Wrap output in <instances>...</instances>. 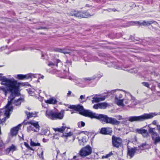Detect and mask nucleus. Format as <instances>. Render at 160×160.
I'll use <instances>...</instances> for the list:
<instances>
[{"label": "nucleus", "instance_id": "53", "mask_svg": "<svg viewBox=\"0 0 160 160\" xmlns=\"http://www.w3.org/2000/svg\"><path fill=\"white\" fill-rule=\"evenodd\" d=\"M69 79H70V80H71L72 79V78H71L70 77L69 78Z\"/></svg>", "mask_w": 160, "mask_h": 160}, {"label": "nucleus", "instance_id": "35", "mask_svg": "<svg viewBox=\"0 0 160 160\" xmlns=\"http://www.w3.org/2000/svg\"><path fill=\"white\" fill-rule=\"evenodd\" d=\"M142 84L143 86H144L147 88H149V84L148 82H143L142 83Z\"/></svg>", "mask_w": 160, "mask_h": 160}, {"label": "nucleus", "instance_id": "56", "mask_svg": "<svg viewBox=\"0 0 160 160\" xmlns=\"http://www.w3.org/2000/svg\"><path fill=\"white\" fill-rule=\"evenodd\" d=\"M41 90H39V92H38V93H40L41 92Z\"/></svg>", "mask_w": 160, "mask_h": 160}, {"label": "nucleus", "instance_id": "14", "mask_svg": "<svg viewBox=\"0 0 160 160\" xmlns=\"http://www.w3.org/2000/svg\"><path fill=\"white\" fill-rule=\"evenodd\" d=\"M31 77L32 75L31 74L25 75L22 74H18L17 75V78L19 80H23L31 78Z\"/></svg>", "mask_w": 160, "mask_h": 160}, {"label": "nucleus", "instance_id": "37", "mask_svg": "<svg viewBox=\"0 0 160 160\" xmlns=\"http://www.w3.org/2000/svg\"><path fill=\"white\" fill-rule=\"evenodd\" d=\"M24 144L25 146L27 148H28L29 149H31V150H33L32 148H31L30 147V146H29V144L28 143H27V142H25Z\"/></svg>", "mask_w": 160, "mask_h": 160}, {"label": "nucleus", "instance_id": "36", "mask_svg": "<svg viewBox=\"0 0 160 160\" xmlns=\"http://www.w3.org/2000/svg\"><path fill=\"white\" fill-rule=\"evenodd\" d=\"M117 98L118 99H122V93H119V95L118 96H115V98Z\"/></svg>", "mask_w": 160, "mask_h": 160}, {"label": "nucleus", "instance_id": "23", "mask_svg": "<svg viewBox=\"0 0 160 160\" xmlns=\"http://www.w3.org/2000/svg\"><path fill=\"white\" fill-rule=\"evenodd\" d=\"M72 135V133L71 132H69L68 133H65L63 134L62 137H64L66 138L65 141L66 142L68 138L69 137H70Z\"/></svg>", "mask_w": 160, "mask_h": 160}, {"label": "nucleus", "instance_id": "38", "mask_svg": "<svg viewBox=\"0 0 160 160\" xmlns=\"http://www.w3.org/2000/svg\"><path fill=\"white\" fill-rule=\"evenodd\" d=\"M85 95H82L80 96L79 99L80 100H82L83 99H85Z\"/></svg>", "mask_w": 160, "mask_h": 160}, {"label": "nucleus", "instance_id": "10", "mask_svg": "<svg viewBox=\"0 0 160 160\" xmlns=\"http://www.w3.org/2000/svg\"><path fill=\"white\" fill-rule=\"evenodd\" d=\"M154 128H150L149 129V131L150 133L152 134V139L154 144H156L160 142V137H157L158 135L156 133L154 132Z\"/></svg>", "mask_w": 160, "mask_h": 160}, {"label": "nucleus", "instance_id": "26", "mask_svg": "<svg viewBox=\"0 0 160 160\" xmlns=\"http://www.w3.org/2000/svg\"><path fill=\"white\" fill-rule=\"evenodd\" d=\"M99 108L101 109H105L108 106V104L106 102L99 103Z\"/></svg>", "mask_w": 160, "mask_h": 160}, {"label": "nucleus", "instance_id": "42", "mask_svg": "<svg viewBox=\"0 0 160 160\" xmlns=\"http://www.w3.org/2000/svg\"><path fill=\"white\" fill-rule=\"evenodd\" d=\"M157 127L158 128V130L160 131V125H158L157 126Z\"/></svg>", "mask_w": 160, "mask_h": 160}, {"label": "nucleus", "instance_id": "7", "mask_svg": "<svg viewBox=\"0 0 160 160\" xmlns=\"http://www.w3.org/2000/svg\"><path fill=\"white\" fill-rule=\"evenodd\" d=\"M92 152V148L89 145L83 148L79 151L80 155L82 157H85L91 154Z\"/></svg>", "mask_w": 160, "mask_h": 160}, {"label": "nucleus", "instance_id": "13", "mask_svg": "<svg viewBox=\"0 0 160 160\" xmlns=\"http://www.w3.org/2000/svg\"><path fill=\"white\" fill-rule=\"evenodd\" d=\"M100 132L103 134H109L112 133V129L109 127L103 128H101Z\"/></svg>", "mask_w": 160, "mask_h": 160}, {"label": "nucleus", "instance_id": "5", "mask_svg": "<svg viewBox=\"0 0 160 160\" xmlns=\"http://www.w3.org/2000/svg\"><path fill=\"white\" fill-rule=\"evenodd\" d=\"M156 115L154 113H145L139 116H131L128 118L129 121L131 122H141L146 119H151Z\"/></svg>", "mask_w": 160, "mask_h": 160}, {"label": "nucleus", "instance_id": "11", "mask_svg": "<svg viewBox=\"0 0 160 160\" xmlns=\"http://www.w3.org/2000/svg\"><path fill=\"white\" fill-rule=\"evenodd\" d=\"M107 95L101 96V94H95L92 98V103L95 102H99L104 101L105 100Z\"/></svg>", "mask_w": 160, "mask_h": 160}, {"label": "nucleus", "instance_id": "16", "mask_svg": "<svg viewBox=\"0 0 160 160\" xmlns=\"http://www.w3.org/2000/svg\"><path fill=\"white\" fill-rule=\"evenodd\" d=\"M93 78H83L82 79L77 78L75 80V82L78 84H81L84 81L87 80L90 81L93 79Z\"/></svg>", "mask_w": 160, "mask_h": 160}, {"label": "nucleus", "instance_id": "48", "mask_svg": "<svg viewBox=\"0 0 160 160\" xmlns=\"http://www.w3.org/2000/svg\"><path fill=\"white\" fill-rule=\"evenodd\" d=\"M81 140L83 142H84V139L83 138Z\"/></svg>", "mask_w": 160, "mask_h": 160}, {"label": "nucleus", "instance_id": "2", "mask_svg": "<svg viewBox=\"0 0 160 160\" xmlns=\"http://www.w3.org/2000/svg\"><path fill=\"white\" fill-rule=\"evenodd\" d=\"M69 108L79 112L80 114L85 117L97 119L107 123L116 125H118L120 123V122L115 118L109 117L106 115L98 114L89 110H85L82 106L79 104L71 105Z\"/></svg>", "mask_w": 160, "mask_h": 160}, {"label": "nucleus", "instance_id": "31", "mask_svg": "<svg viewBox=\"0 0 160 160\" xmlns=\"http://www.w3.org/2000/svg\"><path fill=\"white\" fill-rule=\"evenodd\" d=\"M40 152V153H38V155L41 159L43 160L44 158L43 156V152L42 150Z\"/></svg>", "mask_w": 160, "mask_h": 160}, {"label": "nucleus", "instance_id": "12", "mask_svg": "<svg viewBox=\"0 0 160 160\" xmlns=\"http://www.w3.org/2000/svg\"><path fill=\"white\" fill-rule=\"evenodd\" d=\"M58 65L60 66L62 65V62L60 60L58 59H56L54 60L53 62H49L48 64V65L49 66L53 67L55 66H58Z\"/></svg>", "mask_w": 160, "mask_h": 160}, {"label": "nucleus", "instance_id": "20", "mask_svg": "<svg viewBox=\"0 0 160 160\" xmlns=\"http://www.w3.org/2000/svg\"><path fill=\"white\" fill-rule=\"evenodd\" d=\"M45 102L48 104H56L57 101L55 98H50L49 99L46 100H45Z\"/></svg>", "mask_w": 160, "mask_h": 160}, {"label": "nucleus", "instance_id": "9", "mask_svg": "<svg viewBox=\"0 0 160 160\" xmlns=\"http://www.w3.org/2000/svg\"><path fill=\"white\" fill-rule=\"evenodd\" d=\"M122 140L121 138L114 136L112 137V142L113 147L117 148L121 146Z\"/></svg>", "mask_w": 160, "mask_h": 160}, {"label": "nucleus", "instance_id": "44", "mask_svg": "<svg viewBox=\"0 0 160 160\" xmlns=\"http://www.w3.org/2000/svg\"><path fill=\"white\" fill-rule=\"evenodd\" d=\"M153 123L154 124L156 125L157 124V121H155V120L154 121H153Z\"/></svg>", "mask_w": 160, "mask_h": 160}, {"label": "nucleus", "instance_id": "54", "mask_svg": "<svg viewBox=\"0 0 160 160\" xmlns=\"http://www.w3.org/2000/svg\"><path fill=\"white\" fill-rule=\"evenodd\" d=\"M86 100H85V101H82V102H86Z\"/></svg>", "mask_w": 160, "mask_h": 160}, {"label": "nucleus", "instance_id": "6", "mask_svg": "<svg viewBox=\"0 0 160 160\" xmlns=\"http://www.w3.org/2000/svg\"><path fill=\"white\" fill-rule=\"evenodd\" d=\"M24 125H29L27 127V130L29 132L31 131L38 132L40 130V126L39 125L38 122L35 121H31L27 122L24 123Z\"/></svg>", "mask_w": 160, "mask_h": 160}, {"label": "nucleus", "instance_id": "47", "mask_svg": "<svg viewBox=\"0 0 160 160\" xmlns=\"http://www.w3.org/2000/svg\"><path fill=\"white\" fill-rule=\"evenodd\" d=\"M92 96H89V97H87V99H89V98L90 97H92Z\"/></svg>", "mask_w": 160, "mask_h": 160}, {"label": "nucleus", "instance_id": "19", "mask_svg": "<svg viewBox=\"0 0 160 160\" xmlns=\"http://www.w3.org/2000/svg\"><path fill=\"white\" fill-rule=\"evenodd\" d=\"M121 64L118 63L117 64H113L112 62L108 63V66L109 67H113L116 69H121L122 68V67L121 65Z\"/></svg>", "mask_w": 160, "mask_h": 160}, {"label": "nucleus", "instance_id": "51", "mask_svg": "<svg viewBox=\"0 0 160 160\" xmlns=\"http://www.w3.org/2000/svg\"><path fill=\"white\" fill-rule=\"evenodd\" d=\"M112 11H115V9H112Z\"/></svg>", "mask_w": 160, "mask_h": 160}, {"label": "nucleus", "instance_id": "33", "mask_svg": "<svg viewBox=\"0 0 160 160\" xmlns=\"http://www.w3.org/2000/svg\"><path fill=\"white\" fill-rule=\"evenodd\" d=\"M144 138L147 137L148 136V133L147 130H146V132H145L144 133L142 134Z\"/></svg>", "mask_w": 160, "mask_h": 160}, {"label": "nucleus", "instance_id": "46", "mask_svg": "<svg viewBox=\"0 0 160 160\" xmlns=\"http://www.w3.org/2000/svg\"><path fill=\"white\" fill-rule=\"evenodd\" d=\"M76 158H77V156H74V157H73V159H76Z\"/></svg>", "mask_w": 160, "mask_h": 160}, {"label": "nucleus", "instance_id": "24", "mask_svg": "<svg viewBox=\"0 0 160 160\" xmlns=\"http://www.w3.org/2000/svg\"><path fill=\"white\" fill-rule=\"evenodd\" d=\"M57 51L60 52L64 54H69L70 55H74V54H72V53L70 52H68L65 51L64 49H58Z\"/></svg>", "mask_w": 160, "mask_h": 160}, {"label": "nucleus", "instance_id": "1", "mask_svg": "<svg viewBox=\"0 0 160 160\" xmlns=\"http://www.w3.org/2000/svg\"><path fill=\"white\" fill-rule=\"evenodd\" d=\"M0 74V81L2 82L1 84L4 86L0 87V91L2 92L6 96L8 92H11L8 97V103L4 108L0 110V124L4 122L7 118L9 117L10 112L12 110V103L16 106L20 105L23 101V99L19 98L14 100L16 97L20 95L19 88L21 83L18 82L13 78H8L5 76H2ZM1 133L0 127V134Z\"/></svg>", "mask_w": 160, "mask_h": 160}, {"label": "nucleus", "instance_id": "49", "mask_svg": "<svg viewBox=\"0 0 160 160\" xmlns=\"http://www.w3.org/2000/svg\"><path fill=\"white\" fill-rule=\"evenodd\" d=\"M158 86L160 88V83H159L158 84Z\"/></svg>", "mask_w": 160, "mask_h": 160}, {"label": "nucleus", "instance_id": "30", "mask_svg": "<svg viewBox=\"0 0 160 160\" xmlns=\"http://www.w3.org/2000/svg\"><path fill=\"white\" fill-rule=\"evenodd\" d=\"M31 141L30 142L31 145L33 146H40V144L39 143H35L32 141V139H31Z\"/></svg>", "mask_w": 160, "mask_h": 160}, {"label": "nucleus", "instance_id": "57", "mask_svg": "<svg viewBox=\"0 0 160 160\" xmlns=\"http://www.w3.org/2000/svg\"><path fill=\"white\" fill-rule=\"evenodd\" d=\"M62 77L63 78H65V76H63Z\"/></svg>", "mask_w": 160, "mask_h": 160}, {"label": "nucleus", "instance_id": "41", "mask_svg": "<svg viewBox=\"0 0 160 160\" xmlns=\"http://www.w3.org/2000/svg\"><path fill=\"white\" fill-rule=\"evenodd\" d=\"M4 49H5L4 47H1V48H0V52L2 51Z\"/></svg>", "mask_w": 160, "mask_h": 160}, {"label": "nucleus", "instance_id": "27", "mask_svg": "<svg viewBox=\"0 0 160 160\" xmlns=\"http://www.w3.org/2000/svg\"><path fill=\"white\" fill-rule=\"evenodd\" d=\"M155 22L153 21H143L141 23V25H149L152 23H153Z\"/></svg>", "mask_w": 160, "mask_h": 160}, {"label": "nucleus", "instance_id": "52", "mask_svg": "<svg viewBox=\"0 0 160 160\" xmlns=\"http://www.w3.org/2000/svg\"><path fill=\"white\" fill-rule=\"evenodd\" d=\"M43 77H44V76H42L41 77V78H42V79H43Z\"/></svg>", "mask_w": 160, "mask_h": 160}, {"label": "nucleus", "instance_id": "4", "mask_svg": "<svg viewBox=\"0 0 160 160\" xmlns=\"http://www.w3.org/2000/svg\"><path fill=\"white\" fill-rule=\"evenodd\" d=\"M46 115L48 118L52 120L62 119L64 117V111L58 112L47 110L46 112Z\"/></svg>", "mask_w": 160, "mask_h": 160}, {"label": "nucleus", "instance_id": "43", "mask_svg": "<svg viewBox=\"0 0 160 160\" xmlns=\"http://www.w3.org/2000/svg\"><path fill=\"white\" fill-rule=\"evenodd\" d=\"M71 92L70 91H68V92L67 94L68 96L69 95H70L71 94Z\"/></svg>", "mask_w": 160, "mask_h": 160}, {"label": "nucleus", "instance_id": "45", "mask_svg": "<svg viewBox=\"0 0 160 160\" xmlns=\"http://www.w3.org/2000/svg\"><path fill=\"white\" fill-rule=\"evenodd\" d=\"M75 139V137L74 136H73L72 138V141H73Z\"/></svg>", "mask_w": 160, "mask_h": 160}, {"label": "nucleus", "instance_id": "17", "mask_svg": "<svg viewBox=\"0 0 160 160\" xmlns=\"http://www.w3.org/2000/svg\"><path fill=\"white\" fill-rule=\"evenodd\" d=\"M137 149L136 148H128V155L132 158L136 152Z\"/></svg>", "mask_w": 160, "mask_h": 160}, {"label": "nucleus", "instance_id": "8", "mask_svg": "<svg viewBox=\"0 0 160 160\" xmlns=\"http://www.w3.org/2000/svg\"><path fill=\"white\" fill-rule=\"evenodd\" d=\"M69 14L70 16H74L80 18H87L90 16V15L87 12H77L75 11H72Z\"/></svg>", "mask_w": 160, "mask_h": 160}, {"label": "nucleus", "instance_id": "40", "mask_svg": "<svg viewBox=\"0 0 160 160\" xmlns=\"http://www.w3.org/2000/svg\"><path fill=\"white\" fill-rule=\"evenodd\" d=\"M3 145L2 141V140H0V147H1Z\"/></svg>", "mask_w": 160, "mask_h": 160}, {"label": "nucleus", "instance_id": "29", "mask_svg": "<svg viewBox=\"0 0 160 160\" xmlns=\"http://www.w3.org/2000/svg\"><path fill=\"white\" fill-rule=\"evenodd\" d=\"M113 154L112 152H110L108 154H107L103 156L102 157V158H108L112 156Z\"/></svg>", "mask_w": 160, "mask_h": 160}, {"label": "nucleus", "instance_id": "34", "mask_svg": "<svg viewBox=\"0 0 160 160\" xmlns=\"http://www.w3.org/2000/svg\"><path fill=\"white\" fill-rule=\"evenodd\" d=\"M93 108L96 109H98V108H99V103L95 104L93 106Z\"/></svg>", "mask_w": 160, "mask_h": 160}, {"label": "nucleus", "instance_id": "55", "mask_svg": "<svg viewBox=\"0 0 160 160\" xmlns=\"http://www.w3.org/2000/svg\"><path fill=\"white\" fill-rule=\"evenodd\" d=\"M74 113V112H73V111H72V112H71V113H72H72Z\"/></svg>", "mask_w": 160, "mask_h": 160}, {"label": "nucleus", "instance_id": "39", "mask_svg": "<svg viewBox=\"0 0 160 160\" xmlns=\"http://www.w3.org/2000/svg\"><path fill=\"white\" fill-rule=\"evenodd\" d=\"M116 117L119 120L123 119L122 117L120 115H118L116 116Z\"/></svg>", "mask_w": 160, "mask_h": 160}, {"label": "nucleus", "instance_id": "3", "mask_svg": "<svg viewBox=\"0 0 160 160\" xmlns=\"http://www.w3.org/2000/svg\"><path fill=\"white\" fill-rule=\"evenodd\" d=\"M123 91L126 93L125 98L122 99H118L117 98H115L116 104L119 106L123 107L124 106L123 103L124 101L126 104H130L132 105H136V102L135 98L132 97L129 93L125 91Z\"/></svg>", "mask_w": 160, "mask_h": 160}, {"label": "nucleus", "instance_id": "18", "mask_svg": "<svg viewBox=\"0 0 160 160\" xmlns=\"http://www.w3.org/2000/svg\"><path fill=\"white\" fill-rule=\"evenodd\" d=\"M52 129L55 132L63 133L66 129H68V128L65 126H62L60 128H53Z\"/></svg>", "mask_w": 160, "mask_h": 160}, {"label": "nucleus", "instance_id": "21", "mask_svg": "<svg viewBox=\"0 0 160 160\" xmlns=\"http://www.w3.org/2000/svg\"><path fill=\"white\" fill-rule=\"evenodd\" d=\"M17 148L15 146L12 144L9 148H7L6 150V152L8 153H9L10 152H13L16 150Z\"/></svg>", "mask_w": 160, "mask_h": 160}, {"label": "nucleus", "instance_id": "15", "mask_svg": "<svg viewBox=\"0 0 160 160\" xmlns=\"http://www.w3.org/2000/svg\"><path fill=\"white\" fill-rule=\"evenodd\" d=\"M21 126V124H19L18 126L13 128L11 130V133L12 136H15L17 134Z\"/></svg>", "mask_w": 160, "mask_h": 160}, {"label": "nucleus", "instance_id": "50", "mask_svg": "<svg viewBox=\"0 0 160 160\" xmlns=\"http://www.w3.org/2000/svg\"><path fill=\"white\" fill-rule=\"evenodd\" d=\"M86 7H89V5L88 4H86Z\"/></svg>", "mask_w": 160, "mask_h": 160}, {"label": "nucleus", "instance_id": "32", "mask_svg": "<svg viewBox=\"0 0 160 160\" xmlns=\"http://www.w3.org/2000/svg\"><path fill=\"white\" fill-rule=\"evenodd\" d=\"M78 124L79 127H83L85 125V123L82 121L78 122Z\"/></svg>", "mask_w": 160, "mask_h": 160}, {"label": "nucleus", "instance_id": "25", "mask_svg": "<svg viewBox=\"0 0 160 160\" xmlns=\"http://www.w3.org/2000/svg\"><path fill=\"white\" fill-rule=\"evenodd\" d=\"M140 149L143 150L144 149H148L149 148V146L146 143H143L139 146Z\"/></svg>", "mask_w": 160, "mask_h": 160}, {"label": "nucleus", "instance_id": "28", "mask_svg": "<svg viewBox=\"0 0 160 160\" xmlns=\"http://www.w3.org/2000/svg\"><path fill=\"white\" fill-rule=\"evenodd\" d=\"M146 130L142 128L137 129L136 130V131L138 133L142 134V135L145 132H146Z\"/></svg>", "mask_w": 160, "mask_h": 160}, {"label": "nucleus", "instance_id": "22", "mask_svg": "<svg viewBox=\"0 0 160 160\" xmlns=\"http://www.w3.org/2000/svg\"><path fill=\"white\" fill-rule=\"evenodd\" d=\"M26 113L27 115V118H29L31 117H36L37 116V114L36 113H30L28 112H26Z\"/></svg>", "mask_w": 160, "mask_h": 160}]
</instances>
